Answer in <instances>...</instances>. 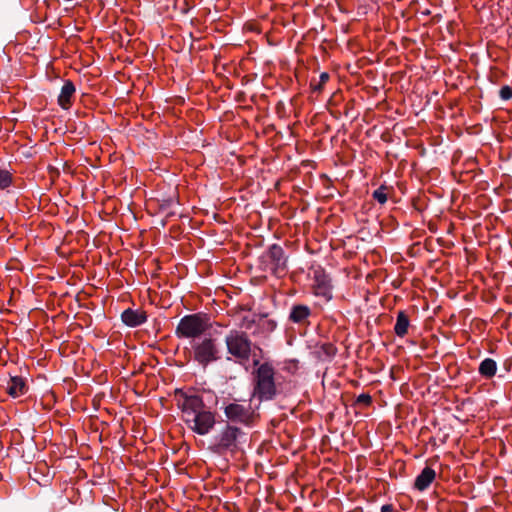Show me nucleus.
Here are the masks:
<instances>
[{
  "label": "nucleus",
  "instance_id": "412c9836",
  "mask_svg": "<svg viewBox=\"0 0 512 512\" xmlns=\"http://www.w3.org/2000/svg\"><path fill=\"white\" fill-rule=\"evenodd\" d=\"M499 95H500L501 99H503V100L511 99L512 98V88H510L509 86L501 87V89L499 91Z\"/></svg>",
  "mask_w": 512,
  "mask_h": 512
},
{
  "label": "nucleus",
  "instance_id": "ddd939ff",
  "mask_svg": "<svg viewBox=\"0 0 512 512\" xmlns=\"http://www.w3.org/2000/svg\"><path fill=\"white\" fill-rule=\"evenodd\" d=\"M436 478V472L431 467H425L416 477L414 488L418 491L426 490Z\"/></svg>",
  "mask_w": 512,
  "mask_h": 512
},
{
  "label": "nucleus",
  "instance_id": "6e6552de",
  "mask_svg": "<svg viewBox=\"0 0 512 512\" xmlns=\"http://www.w3.org/2000/svg\"><path fill=\"white\" fill-rule=\"evenodd\" d=\"M224 413L232 422L248 424L252 418L250 405L240 403H230L225 407Z\"/></svg>",
  "mask_w": 512,
  "mask_h": 512
},
{
  "label": "nucleus",
  "instance_id": "f8f14e48",
  "mask_svg": "<svg viewBox=\"0 0 512 512\" xmlns=\"http://www.w3.org/2000/svg\"><path fill=\"white\" fill-rule=\"evenodd\" d=\"M75 91L73 82L70 80L65 81L58 96V104L61 108L68 110L71 107Z\"/></svg>",
  "mask_w": 512,
  "mask_h": 512
},
{
  "label": "nucleus",
  "instance_id": "2eb2a0df",
  "mask_svg": "<svg viewBox=\"0 0 512 512\" xmlns=\"http://www.w3.org/2000/svg\"><path fill=\"white\" fill-rule=\"evenodd\" d=\"M410 325V321L408 316L404 311H399L396 318V323L394 326V332L398 337H404Z\"/></svg>",
  "mask_w": 512,
  "mask_h": 512
},
{
  "label": "nucleus",
  "instance_id": "4be33fe9",
  "mask_svg": "<svg viewBox=\"0 0 512 512\" xmlns=\"http://www.w3.org/2000/svg\"><path fill=\"white\" fill-rule=\"evenodd\" d=\"M371 402H372V398L369 394L363 393L357 397V403H359V404L370 405Z\"/></svg>",
  "mask_w": 512,
  "mask_h": 512
},
{
  "label": "nucleus",
  "instance_id": "dca6fc26",
  "mask_svg": "<svg viewBox=\"0 0 512 512\" xmlns=\"http://www.w3.org/2000/svg\"><path fill=\"white\" fill-rule=\"evenodd\" d=\"M311 314V310L306 305L293 306L290 313V320L294 323H301L305 321Z\"/></svg>",
  "mask_w": 512,
  "mask_h": 512
},
{
  "label": "nucleus",
  "instance_id": "4468645a",
  "mask_svg": "<svg viewBox=\"0 0 512 512\" xmlns=\"http://www.w3.org/2000/svg\"><path fill=\"white\" fill-rule=\"evenodd\" d=\"M7 393L12 397H19L26 391V383L22 377H10L6 387Z\"/></svg>",
  "mask_w": 512,
  "mask_h": 512
},
{
  "label": "nucleus",
  "instance_id": "20e7f679",
  "mask_svg": "<svg viewBox=\"0 0 512 512\" xmlns=\"http://www.w3.org/2000/svg\"><path fill=\"white\" fill-rule=\"evenodd\" d=\"M209 325L207 319L200 314H191L184 316L176 327V335L178 338H192L194 340L206 332Z\"/></svg>",
  "mask_w": 512,
  "mask_h": 512
},
{
  "label": "nucleus",
  "instance_id": "aec40b11",
  "mask_svg": "<svg viewBox=\"0 0 512 512\" xmlns=\"http://www.w3.org/2000/svg\"><path fill=\"white\" fill-rule=\"evenodd\" d=\"M386 190L387 188L385 186H380L373 192V198L380 204H384L387 201Z\"/></svg>",
  "mask_w": 512,
  "mask_h": 512
},
{
  "label": "nucleus",
  "instance_id": "5701e85b",
  "mask_svg": "<svg viewBox=\"0 0 512 512\" xmlns=\"http://www.w3.org/2000/svg\"><path fill=\"white\" fill-rule=\"evenodd\" d=\"M392 511H393V506L390 504L383 505L381 508V512H392Z\"/></svg>",
  "mask_w": 512,
  "mask_h": 512
},
{
  "label": "nucleus",
  "instance_id": "a211bd4d",
  "mask_svg": "<svg viewBox=\"0 0 512 512\" xmlns=\"http://www.w3.org/2000/svg\"><path fill=\"white\" fill-rule=\"evenodd\" d=\"M12 183V175L11 173L6 170L0 168V189L3 190L10 186Z\"/></svg>",
  "mask_w": 512,
  "mask_h": 512
},
{
  "label": "nucleus",
  "instance_id": "1a4fd4ad",
  "mask_svg": "<svg viewBox=\"0 0 512 512\" xmlns=\"http://www.w3.org/2000/svg\"><path fill=\"white\" fill-rule=\"evenodd\" d=\"M313 293L315 296L321 297L325 301H330L332 299L331 280L323 271H315Z\"/></svg>",
  "mask_w": 512,
  "mask_h": 512
},
{
  "label": "nucleus",
  "instance_id": "7ed1b4c3",
  "mask_svg": "<svg viewBox=\"0 0 512 512\" xmlns=\"http://www.w3.org/2000/svg\"><path fill=\"white\" fill-rule=\"evenodd\" d=\"M174 397L184 421L206 408L202 397L192 389H176Z\"/></svg>",
  "mask_w": 512,
  "mask_h": 512
},
{
  "label": "nucleus",
  "instance_id": "f257e3e1",
  "mask_svg": "<svg viewBox=\"0 0 512 512\" xmlns=\"http://www.w3.org/2000/svg\"><path fill=\"white\" fill-rule=\"evenodd\" d=\"M191 351L194 361L204 368L221 358L219 344L212 337L194 340L191 345Z\"/></svg>",
  "mask_w": 512,
  "mask_h": 512
},
{
  "label": "nucleus",
  "instance_id": "f03ea898",
  "mask_svg": "<svg viewBox=\"0 0 512 512\" xmlns=\"http://www.w3.org/2000/svg\"><path fill=\"white\" fill-rule=\"evenodd\" d=\"M253 394L260 401L270 400L276 394L274 369L271 365L264 363L257 369Z\"/></svg>",
  "mask_w": 512,
  "mask_h": 512
},
{
  "label": "nucleus",
  "instance_id": "f3484780",
  "mask_svg": "<svg viewBox=\"0 0 512 512\" xmlns=\"http://www.w3.org/2000/svg\"><path fill=\"white\" fill-rule=\"evenodd\" d=\"M497 371V364L491 358L484 359L479 365V373L486 378H492Z\"/></svg>",
  "mask_w": 512,
  "mask_h": 512
},
{
  "label": "nucleus",
  "instance_id": "6ab92c4d",
  "mask_svg": "<svg viewBox=\"0 0 512 512\" xmlns=\"http://www.w3.org/2000/svg\"><path fill=\"white\" fill-rule=\"evenodd\" d=\"M330 76L327 72H322L319 76L318 83L311 82V88L313 91L320 92L323 86L328 82Z\"/></svg>",
  "mask_w": 512,
  "mask_h": 512
},
{
  "label": "nucleus",
  "instance_id": "9d476101",
  "mask_svg": "<svg viewBox=\"0 0 512 512\" xmlns=\"http://www.w3.org/2000/svg\"><path fill=\"white\" fill-rule=\"evenodd\" d=\"M271 270L277 276H281L286 272V259L283 249L278 245H272L268 252Z\"/></svg>",
  "mask_w": 512,
  "mask_h": 512
},
{
  "label": "nucleus",
  "instance_id": "423d86ee",
  "mask_svg": "<svg viewBox=\"0 0 512 512\" xmlns=\"http://www.w3.org/2000/svg\"><path fill=\"white\" fill-rule=\"evenodd\" d=\"M187 426L199 435L208 434L215 425V415L206 408L184 421Z\"/></svg>",
  "mask_w": 512,
  "mask_h": 512
},
{
  "label": "nucleus",
  "instance_id": "39448f33",
  "mask_svg": "<svg viewBox=\"0 0 512 512\" xmlns=\"http://www.w3.org/2000/svg\"><path fill=\"white\" fill-rule=\"evenodd\" d=\"M227 351L239 361L248 360L251 353V341L243 331L231 330L225 337Z\"/></svg>",
  "mask_w": 512,
  "mask_h": 512
},
{
  "label": "nucleus",
  "instance_id": "0eeeda50",
  "mask_svg": "<svg viewBox=\"0 0 512 512\" xmlns=\"http://www.w3.org/2000/svg\"><path fill=\"white\" fill-rule=\"evenodd\" d=\"M240 430L233 426H226L217 437L215 451L223 453L227 450L233 451L237 446V438Z\"/></svg>",
  "mask_w": 512,
  "mask_h": 512
},
{
  "label": "nucleus",
  "instance_id": "9b49d317",
  "mask_svg": "<svg viewBox=\"0 0 512 512\" xmlns=\"http://www.w3.org/2000/svg\"><path fill=\"white\" fill-rule=\"evenodd\" d=\"M122 321L130 327H136L147 320L146 312L143 310L126 309L121 315Z\"/></svg>",
  "mask_w": 512,
  "mask_h": 512
}]
</instances>
